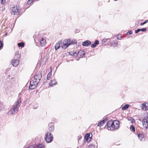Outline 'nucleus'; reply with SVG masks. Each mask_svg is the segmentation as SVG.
Returning <instances> with one entry per match:
<instances>
[{
    "label": "nucleus",
    "instance_id": "1",
    "mask_svg": "<svg viewBox=\"0 0 148 148\" xmlns=\"http://www.w3.org/2000/svg\"><path fill=\"white\" fill-rule=\"evenodd\" d=\"M42 75L40 73H39L35 75L32 78L30 82L29 88L30 89L33 90L34 89L40 82L41 77Z\"/></svg>",
    "mask_w": 148,
    "mask_h": 148
},
{
    "label": "nucleus",
    "instance_id": "2",
    "mask_svg": "<svg viewBox=\"0 0 148 148\" xmlns=\"http://www.w3.org/2000/svg\"><path fill=\"white\" fill-rule=\"evenodd\" d=\"M106 126L109 130H118L119 128V122L117 120L110 121L107 123Z\"/></svg>",
    "mask_w": 148,
    "mask_h": 148
},
{
    "label": "nucleus",
    "instance_id": "3",
    "mask_svg": "<svg viewBox=\"0 0 148 148\" xmlns=\"http://www.w3.org/2000/svg\"><path fill=\"white\" fill-rule=\"evenodd\" d=\"M21 103V99L20 98L18 101L15 103L12 108L8 112V114L10 115L15 114L16 113L18 110Z\"/></svg>",
    "mask_w": 148,
    "mask_h": 148
},
{
    "label": "nucleus",
    "instance_id": "4",
    "mask_svg": "<svg viewBox=\"0 0 148 148\" xmlns=\"http://www.w3.org/2000/svg\"><path fill=\"white\" fill-rule=\"evenodd\" d=\"M45 140L46 142L48 143H50L53 140V137L51 133L47 132L45 135Z\"/></svg>",
    "mask_w": 148,
    "mask_h": 148
},
{
    "label": "nucleus",
    "instance_id": "5",
    "mask_svg": "<svg viewBox=\"0 0 148 148\" xmlns=\"http://www.w3.org/2000/svg\"><path fill=\"white\" fill-rule=\"evenodd\" d=\"M11 14L14 15L18 14L19 13V10L16 6L11 7L10 9Z\"/></svg>",
    "mask_w": 148,
    "mask_h": 148
},
{
    "label": "nucleus",
    "instance_id": "6",
    "mask_svg": "<svg viewBox=\"0 0 148 148\" xmlns=\"http://www.w3.org/2000/svg\"><path fill=\"white\" fill-rule=\"evenodd\" d=\"M70 39H69L64 40L63 42V45L62 46V48L65 49L70 45Z\"/></svg>",
    "mask_w": 148,
    "mask_h": 148
},
{
    "label": "nucleus",
    "instance_id": "7",
    "mask_svg": "<svg viewBox=\"0 0 148 148\" xmlns=\"http://www.w3.org/2000/svg\"><path fill=\"white\" fill-rule=\"evenodd\" d=\"M48 129L49 132L51 133L54 131L55 130L54 124L53 123L51 122L49 123L48 124Z\"/></svg>",
    "mask_w": 148,
    "mask_h": 148
},
{
    "label": "nucleus",
    "instance_id": "8",
    "mask_svg": "<svg viewBox=\"0 0 148 148\" xmlns=\"http://www.w3.org/2000/svg\"><path fill=\"white\" fill-rule=\"evenodd\" d=\"M142 123L143 127L146 129L148 128V120L147 119V118L144 117L142 121Z\"/></svg>",
    "mask_w": 148,
    "mask_h": 148
},
{
    "label": "nucleus",
    "instance_id": "9",
    "mask_svg": "<svg viewBox=\"0 0 148 148\" xmlns=\"http://www.w3.org/2000/svg\"><path fill=\"white\" fill-rule=\"evenodd\" d=\"M84 54L85 52L82 50H80L78 51L77 56L79 58H82L83 57Z\"/></svg>",
    "mask_w": 148,
    "mask_h": 148
},
{
    "label": "nucleus",
    "instance_id": "10",
    "mask_svg": "<svg viewBox=\"0 0 148 148\" xmlns=\"http://www.w3.org/2000/svg\"><path fill=\"white\" fill-rule=\"evenodd\" d=\"M19 64V61L18 60L15 59L12 61V65L14 66H17Z\"/></svg>",
    "mask_w": 148,
    "mask_h": 148
},
{
    "label": "nucleus",
    "instance_id": "11",
    "mask_svg": "<svg viewBox=\"0 0 148 148\" xmlns=\"http://www.w3.org/2000/svg\"><path fill=\"white\" fill-rule=\"evenodd\" d=\"M57 84V82L56 81L55 79L53 78H52L51 80L49 83V85L52 86L54 85H56Z\"/></svg>",
    "mask_w": 148,
    "mask_h": 148
},
{
    "label": "nucleus",
    "instance_id": "12",
    "mask_svg": "<svg viewBox=\"0 0 148 148\" xmlns=\"http://www.w3.org/2000/svg\"><path fill=\"white\" fill-rule=\"evenodd\" d=\"M138 136L139 139L142 141H144L145 140L144 135L142 133H139L138 134Z\"/></svg>",
    "mask_w": 148,
    "mask_h": 148
},
{
    "label": "nucleus",
    "instance_id": "13",
    "mask_svg": "<svg viewBox=\"0 0 148 148\" xmlns=\"http://www.w3.org/2000/svg\"><path fill=\"white\" fill-rule=\"evenodd\" d=\"M91 44V42L88 40H87L84 42L82 44V45L83 46H88Z\"/></svg>",
    "mask_w": 148,
    "mask_h": 148
},
{
    "label": "nucleus",
    "instance_id": "14",
    "mask_svg": "<svg viewBox=\"0 0 148 148\" xmlns=\"http://www.w3.org/2000/svg\"><path fill=\"white\" fill-rule=\"evenodd\" d=\"M40 45L43 46L45 44L46 42V40L42 38H40Z\"/></svg>",
    "mask_w": 148,
    "mask_h": 148
},
{
    "label": "nucleus",
    "instance_id": "15",
    "mask_svg": "<svg viewBox=\"0 0 148 148\" xmlns=\"http://www.w3.org/2000/svg\"><path fill=\"white\" fill-rule=\"evenodd\" d=\"M62 41H60L56 44L55 46L56 50H57L59 48L60 44H62Z\"/></svg>",
    "mask_w": 148,
    "mask_h": 148
},
{
    "label": "nucleus",
    "instance_id": "16",
    "mask_svg": "<svg viewBox=\"0 0 148 148\" xmlns=\"http://www.w3.org/2000/svg\"><path fill=\"white\" fill-rule=\"evenodd\" d=\"M21 57V55L19 52L18 51L16 52L15 55L14 56V58L15 59H18Z\"/></svg>",
    "mask_w": 148,
    "mask_h": 148
},
{
    "label": "nucleus",
    "instance_id": "17",
    "mask_svg": "<svg viewBox=\"0 0 148 148\" xmlns=\"http://www.w3.org/2000/svg\"><path fill=\"white\" fill-rule=\"evenodd\" d=\"M99 44V41L98 40H96L91 45V47L92 48H95L96 47L97 45H98Z\"/></svg>",
    "mask_w": 148,
    "mask_h": 148
},
{
    "label": "nucleus",
    "instance_id": "18",
    "mask_svg": "<svg viewBox=\"0 0 148 148\" xmlns=\"http://www.w3.org/2000/svg\"><path fill=\"white\" fill-rule=\"evenodd\" d=\"M107 120V119L103 120L98 123L97 125L98 126L101 127L103 126L105 123V121Z\"/></svg>",
    "mask_w": 148,
    "mask_h": 148
},
{
    "label": "nucleus",
    "instance_id": "19",
    "mask_svg": "<svg viewBox=\"0 0 148 148\" xmlns=\"http://www.w3.org/2000/svg\"><path fill=\"white\" fill-rule=\"evenodd\" d=\"M51 70L50 72H49V73L48 74L47 76V80H49L51 76V75H52L51 73H52V68H51Z\"/></svg>",
    "mask_w": 148,
    "mask_h": 148
},
{
    "label": "nucleus",
    "instance_id": "20",
    "mask_svg": "<svg viewBox=\"0 0 148 148\" xmlns=\"http://www.w3.org/2000/svg\"><path fill=\"white\" fill-rule=\"evenodd\" d=\"M25 45V44L24 42H21L20 43H18V46L19 47H21L23 48L24 47Z\"/></svg>",
    "mask_w": 148,
    "mask_h": 148
},
{
    "label": "nucleus",
    "instance_id": "21",
    "mask_svg": "<svg viewBox=\"0 0 148 148\" xmlns=\"http://www.w3.org/2000/svg\"><path fill=\"white\" fill-rule=\"evenodd\" d=\"M130 105L129 104H125L124 106L122 107V109L123 110H125L126 109H127L129 107Z\"/></svg>",
    "mask_w": 148,
    "mask_h": 148
},
{
    "label": "nucleus",
    "instance_id": "22",
    "mask_svg": "<svg viewBox=\"0 0 148 148\" xmlns=\"http://www.w3.org/2000/svg\"><path fill=\"white\" fill-rule=\"evenodd\" d=\"M118 45L117 42H115V41H112L111 43V46L114 47H116Z\"/></svg>",
    "mask_w": 148,
    "mask_h": 148
},
{
    "label": "nucleus",
    "instance_id": "23",
    "mask_svg": "<svg viewBox=\"0 0 148 148\" xmlns=\"http://www.w3.org/2000/svg\"><path fill=\"white\" fill-rule=\"evenodd\" d=\"M36 148H44V146L42 144L36 145Z\"/></svg>",
    "mask_w": 148,
    "mask_h": 148
},
{
    "label": "nucleus",
    "instance_id": "24",
    "mask_svg": "<svg viewBox=\"0 0 148 148\" xmlns=\"http://www.w3.org/2000/svg\"><path fill=\"white\" fill-rule=\"evenodd\" d=\"M5 109V107L3 104L2 103H0V110H3Z\"/></svg>",
    "mask_w": 148,
    "mask_h": 148
},
{
    "label": "nucleus",
    "instance_id": "25",
    "mask_svg": "<svg viewBox=\"0 0 148 148\" xmlns=\"http://www.w3.org/2000/svg\"><path fill=\"white\" fill-rule=\"evenodd\" d=\"M70 45L72 44H75L77 43V41L75 40H71L70 39Z\"/></svg>",
    "mask_w": 148,
    "mask_h": 148
},
{
    "label": "nucleus",
    "instance_id": "26",
    "mask_svg": "<svg viewBox=\"0 0 148 148\" xmlns=\"http://www.w3.org/2000/svg\"><path fill=\"white\" fill-rule=\"evenodd\" d=\"M128 121H130L132 123H133L135 122V120L132 118H128Z\"/></svg>",
    "mask_w": 148,
    "mask_h": 148
},
{
    "label": "nucleus",
    "instance_id": "27",
    "mask_svg": "<svg viewBox=\"0 0 148 148\" xmlns=\"http://www.w3.org/2000/svg\"><path fill=\"white\" fill-rule=\"evenodd\" d=\"M69 54L70 55L73 56L75 54H76V53L75 51H71L69 52Z\"/></svg>",
    "mask_w": 148,
    "mask_h": 148
},
{
    "label": "nucleus",
    "instance_id": "28",
    "mask_svg": "<svg viewBox=\"0 0 148 148\" xmlns=\"http://www.w3.org/2000/svg\"><path fill=\"white\" fill-rule=\"evenodd\" d=\"M142 109L143 111H146L147 110V108L143 104L142 105Z\"/></svg>",
    "mask_w": 148,
    "mask_h": 148
},
{
    "label": "nucleus",
    "instance_id": "29",
    "mask_svg": "<svg viewBox=\"0 0 148 148\" xmlns=\"http://www.w3.org/2000/svg\"><path fill=\"white\" fill-rule=\"evenodd\" d=\"M11 82L12 83L14 84L16 83V79L14 78H12Z\"/></svg>",
    "mask_w": 148,
    "mask_h": 148
},
{
    "label": "nucleus",
    "instance_id": "30",
    "mask_svg": "<svg viewBox=\"0 0 148 148\" xmlns=\"http://www.w3.org/2000/svg\"><path fill=\"white\" fill-rule=\"evenodd\" d=\"M130 129L133 132H134L135 131V129L133 125H131L130 127Z\"/></svg>",
    "mask_w": 148,
    "mask_h": 148
},
{
    "label": "nucleus",
    "instance_id": "31",
    "mask_svg": "<svg viewBox=\"0 0 148 148\" xmlns=\"http://www.w3.org/2000/svg\"><path fill=\"white\" fill-rule=\"evenodd\" d=\"M3 47V42L1 41H0V50L2 49Z\"/></svg>",
    "mask_w": 148,
    "mask_h": 148
},
{
    "label": "nucleus",
    "instance_id": "32",
    "mask_svg": "<svg viewBox=\"0 0 148 148\" xmlns=\"http://www.w3.org/2000/svg\"><path fill=\"white\" fill-rule=\"evenodd\" d=\"M27 148H36V145H30Z\"/></svg>",
    "mask_w": 148,
    "mask_h": 148
},
{
    "label": "nucleus",
    "instance_id": "33",
    "mask_svg": "<svg viewBox=\"0 0 148 148\" xmlns=\"http://www.w3.org/2000/svg\"><path fill=\"white\" fill-rule=\"evenodd\" d=\"M89 148H95V145L92 144H91L89 146Z\"/></svg>",
    "mask_w": 148,
    "mask_h": 148
},
{
    "label": "nucleus",
    "instance_id": "34",
    "mask_svg": "<svg viewBox=\"0 0 148 148\" xmlns=\"http://www.w3.org/2000/svg\"><path fill=\"white\" fill-rule=\"evenodd\" d=\"M90 138V134H86L85 136V139L87 138Z\"/></svg>",
    "mask_w": 148,
    "mask_h": 148
},
{
    "label": "nucleus",
    "instance_id": "35",
    "mask_svg": "<svg viewBox=\"0 0 148 148\" xmlns=\"http://www.w3.org/2000/svg\"><path fill=\"white\" fill-rule=\"evenodd\" d=\"M107 40V39L106 38H104L102 41V43L103 44L105 43Z\"/></svg>",
    "mask_w": 148,
    "mask_h": 148
},
{
    "label": "nucleus",
    "instance_id": "36",
    "mask_svg": "<svg viewBox=\"0 0 148 148\" xmlns=\"http://www.w3.org/2000/svg\"><path fill=\"white\" fill-rule=\"evenodd\" d=\"M146 28H143L141 29H140V31L143 32H145L146 31Z\"/></svg>",
    "mask_w": 148,
    "mask_h": 148
},
{
    "label": "nucleus",
    "instance_id": "37",
    "mask_svg": "<svg viewBox=\"0 0 148 148\" xmlns=\"http://www.w3.org/2000/svg\"><path fill=\"white\" fill-rule=\"evenodd\" d=\"M133 33V32L132 31H129L128 32H127V35H131Z\"/></svg>",
    "mask_w": 148,
    "mask_h": 148
},
{
    "label": "nucleus",
    "instance_id": "38",
    "mask_svg": "<svg viewBox=\"0 0 148 148\" xmlns=\"http://www.w3.org/2000/svg\"><path fill=\"white\" fill-rule=\"evenodd\" d=\"M91 138H87L85 139L86 140L87 142H89Z\"/></svg>",
    "mask_w": 148,
    "mask_h": 148
},
{
    "label": "nucleus",
    "instance_id": "39",
    "mask_svg": "<svg viewBox=\"0 0 148 148\" xmlns=\"http://www.w3.org/2000/svg\"><path fill=\"white\" fill-rule=\"evenodd\" d=\"M143 104L144 105V106L146 107L147 108L148 107V103H143Z\"/></svg>",
    "mask_w": 148,
    "mask_h": 148
},
{
    "label": "nucleus",
    "instance_id": "40",
    "mask_svg": "<svg viewBox=\"0 0 148 148\" xmlns=\"http://www.w3.org/2000/svg\"><path fill=\"white\" fill-rule=\"evenodd\" d=\"M140 31V29H138L135 31V33H137Z\"/></svg>",
    "mask_w": 148,
    "mask_h": 148
},
{
    "label": "nucleus",
    "instance_id": "41",
    "mask_svg": "<svg viewBox=\"0 0 148 148\" xmlns=\"http://www.w3.org/2000/svg\"><path fill=\"white\" fill-rule=\"evenodd\" d=\"M1 3L2 4H4L5 2V0H1Z\"/></svg>",
    "mask_w": 148,
    "mask_h": 148
},
{
    "label": "nucleus",
    "instance_id": "42",
    "mask_svg": "<svg viewBox=\"0 0 148 148\" xmlns=\"http://www.w3.org/2000/svg\"><path fill=\"white\" fill-rule=\"evenodd\" d=\"M32 3V2H31V1H29V0L28 1H27V4H30L31 3Z\"/></svg>",
    "mask_w": 148,
    "mask_h": 148
},
{
    "label": "nucleus",
    "instance_id": "43",
    "mask_svg": "<svg viewBox=\"0 0 148 148\" xmlns=\"http://www.w3.org/2000/svg\"><path fill=\"white\" fill-rule=\"evenodd\" d=\"M145 24H146V23H145V21L144 22H143V23H142L141 24V25H144Z\"/></svg>",
    "mask_w": 148,
    "mask_h": 148
},
{
    "label": "nucleus",
    "instance_id": "44",
    "mask_svg": "<svg viewBox=\"0 0 148 148\" xmlns=\"http://www.w3.org/2000/svg\"><path fill=\"white\" fill-rule=\"evenodd\" d=\"M82 137L81 136H79L78 137V140H79L82 138Z\"/></svg>",
    "mask_w": 148,
    "mask_h": 148
},
{
    "label": "nucleus",
    "instance_id": "45",
    "mask_svg": "<svg viewBox=\"0 0 148 148\" xmlns=\"http://www.w3.org/2000/svg\"><path fill=\"white\" fill-rule=\"evenodd\" d=\"M145 22L146 23H147L148 22V20H146L145 21Z\"/></svg>",
    "mask_w": 148,
    "mask_h": 148
},
{
    "label": "nucleus",
    "instance_id": "46",
    "mask_svg": "<svg viewBox=\"0 0 148 148\" xmlns=\"http://www.w3.org/2000/svg\"><path fill=\"white\" fill-rule=\"evenodd\" d=\"M117 38L118 39H120L119 38H118V37H117Z\"/></svg>",
    "mask_w": 148,
    "mask_h": 148
}]
</instances>
